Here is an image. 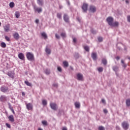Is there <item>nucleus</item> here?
Masks as SVG:
<instances>
[{"instance_id":"f257e3e1","label":"nucleus","mask_w":130,"mask_h":130,"mask_svg":"<svg viewBox=\"0 0 130 130\" xmlns=\"http://www.w3.org/2000/svg\"><path fill=\"white\" fill-rule=\"evenodd\" d=\"M121 125H122V127H123L124 129H125V130L128 129V127L129 126V124H128V122L126 121H123V122H122Z\"/></svg>"},{"instance_id":"f03ea898","label":"nucleus","mask_w":130,"mask_h":130,"mask_svg":"<svg viewBox=\"0 0 130 130\" xmlns=\"http://www.w3.org/2000/svg\"><path fill=\"white\" fill-rule=\"evenodd\" d=\"M34 8L35 13H38V14H40L42 13V11H43L42 8L38 7L36 6H35Z\"/></svg>"},{"instance_id":"7ed1b4c3","label":"nucleus","mask_w":130,"mask_h":130,"mask_svg":"<svg viewBox=\"0 0 130 130\" xmlns=\"http://www.w3.org/2000/svg\"><path fill=\"white\" fill-rule=\"evenodd\" d=\"M113 18L112 17H109L107 18L106 21L108 22V24L110 26H111L112 25V23H113Z\"/></svg>"},{"instance_id":"20e7f679","label":"nucleus","mask_w":130,"mask_h":130,"mask_svg":"<svg viewBox=\"0 0 130 130\" xmlns=\"http://www.w3.org/2000/svg\"><path fill=\"white\" fill-rule=\"evenodd\" d=\"M1 91L3 93L9 92V87L8 86H3L1 87Z\"/></svg>"},{"instance_id":"39448f33","label":"nucleus","mask_w":130,"mask_h":130,"mask_svg":"<svg viewBox=\"0 0 130 130\" xmlns=\"http://www.w3.org/2000/svg\"><path fill=\"white\" fill-rule=\"evenodd\" d=\"M25 105H26V109H27V110H32L33 108V106L32 105V103H25Z\"/></svg>"},{"instance_id":"423d86ee","label":"nucleus","mask_w":130,"mask_h":130,"mask_svg":"<svg viewBox=\"0 0 130 130\" xmlns=\"http://www.w3.org/2000/svg\"><path fill=\"white\" fill-rule=\"evenodd\" d=\"M82 9L83 10V13H86L87 11H88V4H83Z\"/></svg>"},{"instance_id":"0eeeda50","label":"nucleus","mask_w":130,"mask_h":130,"mask_svg":"<svg viewBox=\"0 0 130 130\" xmlns=\"http://www.w3.org/2000/svg\"><path fill=\"white\" fill-rule=\"evenodd\" d=\"M26 57L28 60H32V59H33V54L28 52L26 54Z\"/></svg>"},{"instance_id":"6e6552de","label":"nucleus","mask_w":130,"mask_h":130,"mask_svg":"<svg viewBox=\"0 0 130 130\" xmlns=\"http://www.w3.org/2000/svg\"><path fill=\"white\" fill-rule=\"evenodd\" d=\"M50 107L52 109H53V110H56V109H57V105H56V104L55 103H50Z\"/></svg>"},{"instance_id":"1a4fd4ad","label":"nucleus","mask_w":130,"mask_h":130,"mask_svg":"<svg viewBox=\"0 0 130 130\" xmlns=\"http://www.w3.org/2000/svg\"><path fill=\"white\" fill-rule=\"evenodd\" d=\"M8 76L11 78L12 79H14L15 78V73L12 71H9L7 73Z\"/></svg>"},{"instance_id":"9d476101","label":"nucleus","mask_w":130,"mask_h":130,"mask_svg":"<svg viewBox=\"0 0 130 130\" xmlns=\"http://www.w3.org/2000/svg\"><path fill=\"white\" fill-rule=\"evenodd\" d=\"M77 79L78 80V81H83V74L78 73L77 75Z\"/></svg>"},{"instance_id":"9b49d317","label":"nucleus","mask_w":130,"mask_h":130,"mask_svg":"<svg viewBox=\"0 0 130 130\" xmlns=\"http://www.w3.org/2000/svg\"><path fill=\"white\" fill-rule=\"evenodd\" d=\"M89 11L92 13H95V12H96V7H95V6H90Z\"/></svg>"},{"instance_id":"f8f14e48","label":"nucleus","mask_w":130,"mask_h":130,"mask_svg":"<svg viewBox=\"0 0 130 130\" xmlns=\"http://www.w3.org/2000/svg\"><path fill=\"white\" fill-rule=\"evenodd\" d=\"M13 37L14 39H16V40H19L20 39V35L18 32H15L13 34Z\"/></svg>"},{"instance_id":"ddd939ff","label":"nucleus","mask_w":130,"mask_h":130,"mask_svg":"<svg viewBox=\"0 0 130 130\" xmlns=\"http://www.w3.org/2000/svg\"><path fill=\"white\" fill-rule=\"evenodd\" d=\"M18 57L20 59H21V60H25V56H24V54H23V53H20L18 54Z\"/></svg>"},{"instance_id":"4468645a","label":"nucleus","mask_w":130,"mask_h":130,"mask_svg":"<svg viewBox=\"0 0 130 130\" xmlns=\"http://www.w3.org/2000/svg\"><path fill=\"white\" fill-rule=\"evenodd\" d=\"M0 101L1 102H6L7 101V97L5 95H1L0 96Z\"/></svg>"},{"instance_id":"2eb2a0df","label":"nucleus","mask_w":130,"mask_h":130,"mask_svg":"<svg viewBox=\"0 0 130 130\" xmlns=\"http://www.w3.org/2000/svg\"><path fill=\"white\" fill-rule=\"evenodd\" d=\"M8 119H9V121L11 122H14L15 121V119L14 118V116L13 115H11L8 117Z\"/></svg>"},{"instance_id":"dca6fc26","label":"nucleus","mask_w":130,"mask_h":130,"mask_svg":"<svg viewBox=\"0 0 130 130\" xmlns=\"http://www.w3.org/2000/svg\"><path fill=\"white\" fill-rule=\"evenodd\" d=\"M91 57L93 60H96L97 59V53H92L91 54Z\"/></svg>"},{"instance_id":"f3484780","label":"nucleus","mask_w":130,"mask_h":130,"mask_svg":"<svg viewBox=\"0 0 130 130\" xmlns=\"http://www.w3.org/2000/svg\"><path fill=\"white\" fill-rule=\"evenodd\" d=\"M37 4L39 6L42 7V6L44 5V2H43V0H37Z\"/></svg>"},{"instance_id":"a211bd4d","label":"nucleus","mask_w":130,"mask_h":130,"mask_svg":"<svg viewBox=\"0 0 130 130\" xmlns=\"http://www.w3.org/2000/svg\"><path fill=\"white\" fill-rule=\"evenodd\" d=\"M4 30L5 32H9L10 31V24H8L7 25H5L4 27Z\"/></svg>"},{"instance_id":"6ab92c4d","label":"nucleus","mask_w":130,"mask_h":130,"mask_svg":"<svg viewBox=\"0 0 130 130\" xmlns=\"http://www.w3.org/2000/svg\"><path fill=\"white\" fill-rule=\"evenodd\" d=\"M63 20L66 22H69V16L67 14H64Z\"/></svg>"},{"instance_id":"aec40b11","label":"nucleus","mask_w":130,"mask_h":130,"mask_svg":"<svg viewBox=\"0 0 130 130\" xmlns=\"http://www.w3.org/2000/svg\"><path fill=\"white\" fill-rule=\"evenodd\" d=\"M45 51L47 54H50L51 53V50L48 47L46 46Z\"/></svg>"},{"instance_id":"412c9836","label":"nucleus","mask_w":130,"mask_h":130,"mask_svg":"<svg viewBox=\"0 0 130 130\" xmlns=\"http://www.w3.org/2000/svg\"><path fill=\"white\" fill-rule=\"evenodd\" d=\"M41 35L43 37L44 39H47V34L45 32H41Z\"/></svg>"},{"instance_id":"4be33fe9","label":"nucleus","mask_w":130,"mask_h":130,"mask_svg":"<svg viewBox=\"0 0 130 130\" xmlns=\"http://www.w3.org/2000/svg\"><path fill=\"white\" fill-rule=\"evenodd\" d=\"M118 25H119V23H118V22L115 21L114 22H113L111 26H112L113 27H117Z\"/></svg>"},{"instance_id":"5701e85b","label":"nucleus","mask_w":130,"mask_h":130,"mask_svg":"<svg viewBox=\"0 0 130 130\" xmlns=\"http://www.w3.org/2000/svg\"><path fill=\"white\" fill-rule=\"evenodd\" d=\"M118 67L115 66L113 67V70L114 72H115V73H117L118 72Z\"/></svg>"},{"instance_id":"b1692460","label":"nucleus","mask_w":130,"mask_h":130,"mask_svg":"<svg viewBox=\"0 0 130 130\" xmlns=\"http://www.w3.org/2000/svg\"><path fill=\"white\" fill-rule=\"evenodd\" d=\"M75 106L76 108H80L81 104L79 102H76L75 103Z\"/></svg>"},{"instance_id":"393cba45","label":"nucleus","mask_w":130,"mask_h":130,"mask_svg":"<svg viewBox=\"0 0 130 130\" xmlns=\"http://www.w3.org/2000/svg\"><path fill=\"white\" fill-rule=\"evenodd\" d=\"M1 46L3 48H6V47H7V44H6L5 42H2L1 43Z\"/></svg>"},{"instance_id":"a878e982","label":"nucleus","mask_w":130,"mask_h":130,"mask_svg":"<svg viewBox=\"0 0 130 130\" xmlns=\"http://www.w3.org/2000/svg\"><path fill=\"white\" fill-rule=\"evenodd\" d=\"M63 64L64 68H68L69 67V62L67 61H63Z\"/></svg>"},{"instance_id":"bb28decb","label":"nucleus","mask_w":130,"mask_h":130,"mask_svg":"<svg viewBox=\"0 0 130 130\" xmlns=\"http://www.w3.org/2000/svg\"><path fill=\"white\" fill-rule=\"evenodd\" d=\"M121 62L122 63V67H123V68H124V69H125V68H126L127 65L126 64H125V63H124V61H123V60H121Z\"/></svg>"},{"instance_id":"cd10ccee","label":"nucleus","mask_w":130,"mask_h":130,"mask_svg":"<svg viewBox=\"0 0 130 130\" xmlns=\"http://www.w3.org/2000/svg\"><path fill=\"white\" fill-rule=\"evenodd\" d=\"M102 63H103V64H104V66H106L107 64V60H106V59L105 58L103 59Z\"/></svg>"},{"instance_id":"c85d7f7f","label":"nucleus","mask_w":130,"mask_h":130,"mask_svg":"<svg viewBox=\"0 0 130 130\" xmlns=\"http://www.w3.org/2000/svg\"><path fill=\"white\" fill-rule=\"evenodd\" d=\"M45 73L46 74V75H49V74H50V70L49 69L45 70Z\"/></svg>"},{"instance_id":"c756f323","label":"nucleus","mask_w":130,"mask_h":130,"mask_svg":"<svg viewBox=\"0 0 130 130\" xmlns=\"http://www.w3.org/2000/svg\"><path fill=\"white\" fill-rule=\"evenodd\" d=\"M126 104L127 106H130V99L126 100Z\"/></svg>"},{"instance_id":"7c9ffc66","label":"nucleus","mask_w":130,"mask_h":130,"mask_svg":"<svg viewBox=\"0 0 130 130\" xmlns=\"http://www.w3.org/2000/svg\"><path fill=\"white\" fill-rule=\"evenodd\" d=\"M9 7L10 8H14V7H15V4L14 3V2H11L9 4Z\"/></svg>"},{"instance_id":"2f4dec72","label":"nucleus","mask_w":130,"mask_h":130,"mask_svg":"<svg viewBox=\"0 0 130 130\" xmlns=\"http://www.w3.org/2000/svg\"><path fill=\"white\" fill-rule=\"evenodd\" d=\"M60 36H61L62 38H66L67 35L66 34V32H62L60 34Z\"/></svg>"},{"instance_id":"473e14b6","label":"nucleus","mask_w":130,"mask_h":130,"mask_svg":"<svg viewBox=\"0 0 130 130\" xmlns=\"http://www.w3.org/2000/svg\"><path fill=\"white\" fill-rule=\"evenodd\" d=\"M84 49L88 52H89V51L90 50V48H89V46H84Z\"/></svg>"},{"instance_id":"72a5a7b5","label":"nucleus","mask_w":130,"mask_h":130,"mask_svg":"<svg viewBox=\"0 0 130 130\" xmlns=\"http://www.w3.org/2000/svg\"><path fill=\"white\" fill-rule=\"evenodd\" d=\"M42 124H43V125H45V126H46V125H48L47 121H45V120L42 121Z\"/></svg>"},{"instance_id":"f704fd0d","label":"nucleus","mask_w":130,"mask_h":130,"mask_svg":"<svg viewBox=\"0 0 130 130\" xmlns=\"http://www.w3.org/2000/svg\"><path fill=\"white\" fill-rule=\"evenodd\" d=\"M42 104H43V105L45 106V105H47V101L45 100H43L42 101Z\"/></svg>"},{"instance_id":"c9c22d12","label":"nucleus","mask_w":130,"mask_h":130,"mask_svg":"<svg viewBox=\"0 0 130 130\" xmlns=\"http://www.w3.org/2000/svg\"><path fill=\"white\" fill-rule=\"evenodd\" d=\"M98 71L100 72V73H102V72H103V68L102 67H100L98 69Z\"/></svg>"},{"instance_id":"e433bc0d","label":"nucleus","mask_w":130,"mask_h":130,"mask_svg":"<svg viewBox=\"0 0 130 130\" xmlns=\"http://www.w3.org/2000/svg\"><path fill=\"white\" fill-rule=\"evenodd\" d=\"M57 17L58 19H61V13H57Z\"/></svg>"},{"instance_id":"4c0bfd02","label":"nucleus","mask_w":130,"mask_h":130,"mask_svg":"<svg viewBox=\"0 0 130 130\" xmlns=\"http://www.w3.org/2000/svg\"><path fill=\"white\" fill-rule=\"evenodd\" d=\"M15 16L16 18H19V17H20V13H19V12H15Z\"/></svg>"},{"instance_id":"58836bf2","label":"nucleus","mask_w":130,"mask_h":130,"mask_svg":"<svg viewBox=\"0 0 130 130\" xmlns=\"http://www.w3.org/2000/svg\"><path fill=\"white\" fill-rule=\"evenodd\" d=\"M24 83H25V84H26V85H27V86H31V83H30L29 82V81H24Z\"/></svg>"},{"instance_id":"ea45409f","label":"nucleus","mask_w":130,"mask_h":130,"mask_svg":"<svg viewBox=\"0 0 130 130\" xmlns=\"http://www.w3.org/2000/svg\"><path fill=\"white\" fill-rule=\"evenodd\" d=\"M74 57H75V58H79V53H75L74 54Z\"/></svg>"},{"instance_id":"a19ab883","label":"nucleus","mask_w":130,"mask_h":130,"mask_svg":"<svg viewBox=\"0 0 130 130\" xmlns=\"http://www.w3.org/2000/svg\"><path fill=\"white\" fill-rule=\"evenodd\" d=\"M98 41H99V42H102V41H103V37H99Z\"/></svg>"},{"instance_id":"79ce46f5","label":"nucleus","mask_w":130,"mask_h":130,"mask_svg":"<svg viewBox=\"0 0 130 130\" xmlns=\"http://www.w3.org/2000/svg\"><path fill=\"white\" fill-rule=\"evenodd\" d=\"M57 71H58V72H60V73H61L62 70L61 69V68L60 67H58Z\"/></svg>"},{"instance_id":"37998d69","label":"nucleus","mask_w":130,"mask_h":130,"mask_svg":"<svg viewBox=\"0 0 130 130\" xmlns=\"http://www.w3.org/2000/svg\"><path fill=\"white\" fill-rule=\"evenodd\" d=\"M55 38H56L57 39H60V36H59V35H58L57 34H55Z\"/></svg>"},{"instance_id":"c03bdc74","label":"nucleus","mask_w":130,"mask_h":130,"mask_svg":"<svg viewBox=\"0 0 130 130\" xmlns=\"http://www.w3.org/2000/svg\"><path fill=\"white\" fill-rule=\"evenodd\" d=\"M99 130H105V129L104 128V127L102 126H100L99 127Z\"/></svg>"},{"instance_id":"a18cd8bd","label":"nucleus","mask_w":130,"mask_h":130,"mask_svg":"<svg viewBox=\"0 0 130 130\" xmlns=\"http://www.w3.org/2000/svg\"><path fill=\"white\" fill-rule=\"evenodd\" d=\"M9 105V109H10V110H12V109H13V108L12 107V105H11L10 103L8 104Z\"/></svg>"},{"instance_id":"49530a36","label":"nucleus","mask_w":130,"mask_h":130,"mask_svg":"<svg viewBox=\"0 0 130 130\" xmlns=\"http://www.w3.org/2000/svg\"><path fill=\"white\" fill-rule=\"evenodd\" d=\"M6 125L7 126V127H8V128H11V125L10 124L6 123Z\"/></svg>"},{"instance_id":"de8ad7c7","label":"nucleus","mask_w":130,"mask_h":130,"mask_svg":"<svg viewBox=\"0 0 130 130\" xmlns=\"http://www.w3.org/2000/svg\"><path fill=\"white\" fill-rule=\"evenodd\" d=\"M5 39L6 40H7V41H10V38H9V37L7 36H5Z\"/></svg>"},{"instance_id":"09e8293b","label":"nucleus","mask_w":130,"mask_h":130,"mask_svg":"<svg viewBox=\"0 0 130 130\" xmlns=\"http://www.w3.org/2000/svg\"><path fill=\"white\" fill-rule=\"evenodd\" d=\"M91 33H92V34H96V30H94L93 29H91Z\"/></svg>"},{"instance_id":"8fccbe9b","label":"nucleus","mask_w":130,"mask_h":130,"mask_svg":"<svg viewBox=\"0 0 130 130\" xmlns=\"http://www.w3.org/2000/svg\"><path fill=\"white\" fill-rule=\"evenodd\" d=\"M58 86V84L57 83H53V86L57 87Z\"/></svg>"},{"instance_id":"3c124183","label":"nucleus","mask_w":130,"mask_h":130,"mask_svg":"<svg viewBox=\"0 0 130 130\" xmlns=\"http://www.w3.org/2000/svg\"><path fill=\"white\" fill-rule=\"evenodd\" d=\"M104 113H108V111H107V109H104Z\"/></svg>"},{"instance_id":"603ef678","label":"nucleus","mask_w":130,"mask_h":130,"mask_svg":"<svg viewBox=\"0 0 130 130\" xmlns=\"http://www.w3.org/2000/svg\"><path fill=\"white\" fill-rule=\"evenodd\" d=\"M102 102L103 103H104V104H105L106 103V101H105V100H104V99H102Z\"/></svg>"},{"instance_id":"864d4df0","label":"nucleus","mask_w":130,"mask_h":130,"mask_svg":"<svg viewBox=\"0 0 130 130\" xmlns=\"http://www.w3.org/2000/svg\"><path fill=\"white\" fill-rule=\"evenodd\" d=\"M73 42H74V43H76L77 42V39L74 38H73Z\"/></svg>"},{"instance_id":"5fc2aeb1","label":"nucleus","mask_w":130,"mask_h":130,"mask_svg":"<svg viewBox=\"0 0 130 130\" xmlns=\"http://www.w3.org/2000/svg\"><path fill=\"white\" fill-rule=\"evenodd\" d=\"M35 22L36 24H38V23H39V19H36Z\"/></svg>"},{"instance_id":"6e6d98bb","label":"nucleus","mask_w":130,"mask_h":130,"mask_svg":"<svg viewBox=\"0 0 130 130\" xmlns=\"http://www.w3.org/2000/svg\"><path fill=\"white\" fill-rule=\"evenodd\" d=\"M77 20H78V22H81V19H80V17H77Z\"/></svg>"},{"instance_id":"4d7b16f0","label":"nucleus","mask_w":130,"mask_h":130,"mask_svg":"<svg viewBox=\"0 0 130 130\" xmlns=\"http://www.w3.org/2000/svg\"><path fill=\"white\" fill-rule=\"evenodd\" d=\"M116 58L117 60H119V59H120V57H119V56H117Z\"/></svg>"},{"instance_id":"13d9d810","label":"nucleus","mask_w":130,"mask_h":130,"mask_svg":"<svg viewBox=\"0 0 130 130\" xmlns=\"http://www.w3.org/2000/svg\"><path fill=\"white\" fill-rule=\"evenodd\" d=\"M11 111L12 112V113H13V114H15V111L14 110V109H12V110H11Z\"/></svg>"},{"instance_id":"bf43d9fd","label":"nucleus","mask_w":130,"mask_h":130,"mask_svg":"<svg viewBox=\"0 0 130 130\" xmlns=\"http://www.w3.org/2000/svg\"><path fill=\"white\" fill-rule=\"evenodd\" d=\"M125 3L126 4H129V1H128V0H126Z\"/></svg>"},{"instance_id":"052dcab7","label":"nucleus","mask_w":130,"mask_h":130,"mask_svg":"<svg viewBox=\"0 0 130 130\" xmlns=\"http://www.w3.org/2000/svg\"><path fill=\"white\" fill-rule=\"evenodd\" d=\"M116 129H120V128L119 127V126H116Z\"/></svg>"},{"instance_id":"680f3d73","label":"nucleus","mask_w":130,"mask_h":130,"mask_svg":"<svg viewBox=\"0 0 130 130\" xmlns=\"http://www.w3.org/2000/svg\"><path fill=\"white\" fill-rule=\"evenodd\" d=\"M62 130H68V128L67 127H63Z\"/></svg>"},{"instance_id":"e2e57ef3","label":"nucleus","mask_w":130,"mask_h":130,"mask_svg":"<svg viewBox=\"0 0 130 130\" xmlns=\"http://www.w3.org/2000/svg\"><path fill=\"white\" fill-rule=\"evenodd\" d=\"M22 96H25V92H22Z\"/></svg>"},{"instance_id":"0e129e2a","label":"nucleus","mask_w":130,"mask_h":130,"mask_svg":"<svg viewBox=\"0 0 130 130\" xmlns=\"http://www.w3.org/2000/svg\"><path fill=\"white\" fill-rule=\"evenodd\" d=\"M67 4H68V6H70V1H67Z\"/></svg>"},{"instance_id":"69168bd1","label":"nucleus","mask_w":130,"mask_h":130,"mask_svg":"<svg viewBox=\"0 0 130 130\" xmlns=\"http://www.w3.org/2000/svg\"><path fill=\"white\" fill-rule=\"evenodd\" d=\"M38 130H43V129H41V128H39Z\"/></svg>"},{"instance_id":"338daca9","label":"nucleus","mask_w":130,"mask_h":130,"mask_svg":"<svg viewBox=\"0 0 130 130\" xmlns=\"http://www.w3.org/2000/svg\"><path fill=\"white\" fill-rule=\"evenodd\" d=\"M1 25H2V23H1V22H0V26H1Z\"/></svg>"},{"instance_id":"774afa93","label":"nucleus","mask_w":130,"mask_h":130,"mask_svg":"<svg viewBox=\"0 0 130 130\" xmlns=\"http://www.w3.org/2000/svg\"><path fill=\"white\" fill-rule=\"evenodd\" d=\"M60 9H61V7H60Z\"/></svg>"}]
</instances>
